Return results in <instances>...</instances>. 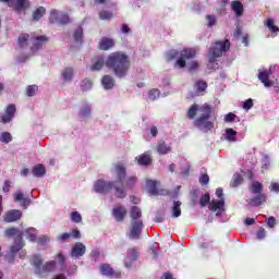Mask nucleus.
I'll use <instances>...</instances> for the list:
<instances>
[{
	"label": "nucleus",
	"mask_w": 279,
	"mask_h": 279,
	"mask_svg": "<svg viewBox=\"0 0 279 279\" xmlns=\"http://www.w3.org/2000/svg\"><path fill=\"white\" fill-rule=\"evenodd\" d=\"M113 173L118 178L114 183L98 180L94 184V191L96 193H110L113 190L116 197L123 199L125 195H128L125 193V187L123 186V180L125 179V167H123L121 163L116 165Z\"/></svg>",
	"instance_id": "nucleus-1"
},
{
	"label": "nucleus",
	"mask_w": 279,
	"mask_h": 279,
	"mask_svg": "<svg viewBox=\"0 0 279 279\" xmlns=\"http://www.w3.org/2000/svg\"><path fill=\"white\" fill-rule=\"evenodd\" d=\"M106 64L109 69H112L117 77H124L125 73H128V69H130V60L128 56L122 52L111 53Z\"/></svg>",
	"instance_id": "nucleus-2"
},
{
	"label": "nucleus",
	"mask_w": 279,
	"mask_h": 279,
	"mask_svg": "<svg viewBox=\"0 0 279 279\" xmlns=\"http://www.w3.org/2000/svg\"><path fill=\"white\" fill-rule=\"evenodd\" d=\"M19 234V236L15 239L14 244L10 247L9 253L5 255V258L8 263H14V256L17 252H21L23 250V233H20L16 229L11 228L5 230V236H14Z\"/></svg>",
	"instance_id": "nucleus-3"
},
{
	"label": "nucleus",
	"mask_w": 279,
	"mask_h": 279,
	"mask_svg": "<svg viewBox=\"0 0 279 279\" xmlns=\"http://www.w3.org/2000/svg\"><path fill=\"white\" fill-rule=\"evenodd\" d=\"M228 49H230V40L216 41L209 49V64H213L216 58H221Z\"/></svg>",
	"instance_id": "nucleus-4"
},
{
	"label": "nucleus",
	"mask_w": 279,
	"mask_h": 279,
	"mask_svg": "<svg viewBox=\"0 0 279 279\" xmlns=\"http://www.w3.org/2000/svg\"><path fill=\"white\" fill-rule=\"evenodd\" d=\"M197 54L195 48H185L181 51V57L177 60V66L179 69H184L186 66V60H191L194 56Z\"/></svg>",
	"instance_id": "nucleus-5"
},
{
	"label": "nucleus",
	"mask_w": 279,
	"mask_h": 279,
	"mask_svg": "<svg viewBox=\"0 0 279 279\" xmlns=\"http://www.w3.org/2000/svg\"><path fill=\"white\" fill-rule=\"evenodd\" d=\"M216 195L219 201H213L209 204V209L213 210L214 213H216V210H219V213H223V210H226L223 208V205L226 204V201H223V190L217 189Z\"/></svg>",
	"instance_id": "nucleus-6"
},
{
	"label": "nucleus",
	"mask_w": 279,
	"mask_h": 279,
	"mask_svg": "<svg viewBox=\"0 0 279 279\" xmlns=\"http://www.w3.org/2000/svg\"><path fill=\"white\" fill-rule=\"evenodd\" d=\"M141 232H143V220L132 221V227H131L129 238L138 239L141 236Z\"/></svg>",
	"instance_id": "nucleus-7"
},
{
	"label": "nucleus",
	"mask_w": 279,
	"mask_h": 279,
	"mask_svg": "<svg viewBox=\"0 0 279 279\" xmlns=\"http://www.w3.org/2000/svg\"><path fill=\"white\" fill-rule=\"evenodd\" d=\"M23 217V213L19 209H11L4 214L5 223H13L14 221H19Z\"/></svg>",
	"instance_id": "nucleus-8"
},
{
	"label": "nucleus",
	"mask_w": 279,
	"mask_h": 279,
	"mask_svg": "<svg viewBox=\"0 0 279 279\" xmlns=\"http://www.w3.org/2000/svg\"><path fill=\"white\" fill-rule=\"evenodd\" d=\"M16 112V106L9 105L7 107V111L4 114H0V121L1 123H10L12 119H14V113Z\"/></svg>",
	"instance_id": "nucleus-9"
},
{
	"label": "nucleus",
	"mask_w": 279,
	"mask_h": 279,
	"mask_svg": "<svg viewBox=\"0 0 279 279\" xmlns=\"http://www.w3.org/2000/svg\"><path fill=\"white\" fill-rule=\"evenodd\" d=\"M56 270V260H50L47 262L46 264H44L41 266V269H38V276H40V278L47 276L48 274H51V271Z\"/></svg>",
	"instance_id": "nucleus-10"
},
{
	"label": "nucleus",
	"mask_w": 279,
	"mask_h": 279,
	"mask_svg": "<svg viewBox=\"0 0 279 279\" xmlns=\"http://www.w3.org/2000/svg\"><path fill=\"white\" fill-rule=\"evenodd\" d=\"M196 128H199L202 132H209V130H213L215 128V123L204 120V118H197L195 121Z\"/></svg>",
	"instance_id": "nucleus-11"
},
{
	"label": "nucleus",
	"mask_w": 279,
	"mask_h": 279,
	"mask_svg": "<svg viewBox=\"0 0 279 279\" xmlns=\"http://www.w3.org/2000/svg\"><path fill=\"white\" fill-rule=\"evenodd\" d=\"M112 215L116 221H123V219H125V215H128V210L121 205H116L112 209Z\"/></svg>",
	"instance_id": "nucleus-12"
},
{
	"label": "nucleus",
	"mask_w": 279,
	"mask_h": 279,
	"mask_svg": "<svg viewBox=\"0 0 279 279\" xmlns=\"http://www.w3.org/2000/svg\"><path fill=\"white\" fill-rule=\"evenodd\" d=\"M138 258V251L136 248H130L124 259L125 267H132V263Z\"/></svg>",
	"instance_id": "nucleus-13"
},
{
	"label": "nucleus",
	"mask_w": 279,
	"mask_h": 279,
	"mask_svg": "<svg viewBox=\"0 0 279 279\" xmlns=\"http://www.w3.org/2000/svg\"><path fill=\"white\" fill-rule=\"evenodd\" d=\"M32 51H38L43 47L44 43H47V36H36L31 38Z\"/></svg>",
	"instance_id": "nucleus-14"
},
{
	"label": "nucleus",
	"mask_w": 279,
	"mask_h": 279,
	"mask_svg": "<svg viewBox=\"0 0 279 279\" xmlns=\"http://www.w3.org/2000/svg\"><path fill=\"white\" fill-rule=\"evenodd\" d=\"M56 21H59V23L66 24L69 23V15L62 14L58 15V11L52 10L50 13V22L56 23Z\"/></svg>",
	"instance_id": "nucleus-15"
},
{
	"label": "nucleus",
	"mask_w": 279,
	"mask_h": 279,
	"mask_svg": "<svg viewBox=\"0 0 279 279\" xmlns=\"http://www.w3.org/2000/svg\"><path fill=\"white\" fill-rule=\"evenodd\" d=\"M31 264L35 268V274L38 276V269H43V257L38 254L32 255Z\"/></svg>",
	"instance_id": "nucleus-16"
},
{
	"label": "nucleus",
	"mask_w": 279,
	"mask_h": 279,
	"mask_svg": "<svg viewBox=\"0 0 279 279\" xmlns=\"http://www.w3.org/2000/svg\"><path fill=\"white\" fill-rule=\"evenodd\" d=\"M156 181L147 180L146 181V189L149 195H163L162 191H158V186L156 185Z\"/></svg>",
	"instance_id": "nucleus-17"
},
{
	"label": "nucleus",
	"mask_w": 279,
	"mask_h": 279,
	"mask_svg": "<svg viewBox=\"0 0 279 279\" xmlns=\"http://www.w3.org/2000/svg\"><path fill=\"white\" fill-rule=\"evenodd\" d=\"M86 254V246L83 243H76L72 248V256L80 258V256H84Z\"/></svg>",
	"instance_id": "nucleus-18"
},
{
	"label": "nucleus",
	"mask_w": 279,
	"mask_h": 279,
	"mask_svg": "<svg viewBox=\"0 0 279 279\" xmlns=\"http://www.w3.org/2000/svg\"><path fill=\"white\" fill-rule=\"evenodd\" d=\"M258 80L266 86V88L274 86V82L269 81V71L259 72Z\"/></svg>",
	"instance_id": "nucleus-19"
},
{
	"label": "nucleus",
	"mask_w": 279,
	"mask_h": 279,
	"mask_svg": "<svg viewBox=\"0 0 279 279\" xmlns=\"http://www.w3.org/2000/svg\"><path fill=\"white\" fill-rule=\"evenodd\" d=\"M211 109L210 106L208 105H203L202 107L198 108V119H204V120H208L210 119V113H211Z\"/></svg>",
	"instance_id": "nucleus-20"
},
{
	"label": "nucleus",
	"mask_w": 279,
	"mask_h": 279,
	"mask_svg": "<svg viewBox=\"0 0 279 279\" xmlns=\"http://www.w3.org/2000/svg\"><path fill=\"white\" fill-rule=\"evenodd\" d=\"M114 47V40L108 37H104L99 43V49L102 51H108V49H112Z\"/></svg>",
	"instance_id": "nucleus-21"
},
{
	"label": "nucleus",
	"mask_w": 279,
	"mask_h": 279,
	"mask_svg": "<svg viewBox=\"0 0 279 279\" xmlns=\"http://www.w3.org/2000/svg\"><path fill=\"white\" fill-rule=\"evenodd\" d=\"M100 271L102 276H114L116 278H119V276H121V274L116 272L112 267H110V265L108 264H104L100 266Z\"/></svg>",
	"instance_id": "nucleus-22"
},
{
	"label": "nucleus",
	"mask_w": 279,
	"mask_h": 279,
	"mask_svg": "<svg viewBox=\"0 0 279 279\" xmlns=\"http://www.w3.org/2000/svg\"><path fill=\"white\" fill-rule=\"evenodd\" d=\"M267 202V195L265 194H256L253 198H251V206H260Z\"/></svg>",
	"instance_id": "nucleus-23"
},
{
	"label": "nucleus",
	"mask_w": 279,
	"mask_h": 279,
	"mask_svg": "<svg viewBox=\"0 0 279 279\" xmlns=\"http://www.w3.org/2000/svg\"><path fill=\"white\" fill-rule=\"evenodd\" d=\"M248 191L253 195H260L263 194V183L255 181L248 186Z\"/></svg>",
	"instance_id": "nucleus-24"
},
{
	"label": "nucleus",
	"mask_w": 279,
	"mask_h": 279,
	"mask_svg": "<svg viewBox=\"0 0 279 279\" xmlns=\"http://www.w3.org/2000/svg\"><path fill=\"white\" fill-rule=\"evenodd\" d=\"M14 201L15 202H22V206L27 208L29 206V199L25 197V194L23 192L17 191L13 194Z\"/></svg>",
	"instance_id": "nucleus-25"
},
{
	"label": "nucleus",
	"mask_w": 279,
	"mask_h": 279,
	"mask_svg": "<svg viewBox=\"0 0 279 279\" xmlns=\"http://www.w3.org/2000/svg\"><path fill=\"white\" fill-rule=\"evenodd\" d=\"M24 234L26 235V239H28V241H33V242L38 241L36 228L31 227L26 229L24 231Z\"/></svg>",
	"instance_id": "nucleus-26"
},
{
	"label": "nucleus",
	"mask_w": 279,
	"mask_h": 279,
	"mask_svg": "<svg viewBox=\"0 0 279 279\" xmlns=\"http://www.w3.org/2000/svg\"><path fill=\"white\" fill-rule=\"evenodd\" d=\"M45 173H47V170L43 163H38L33 168V175H35V178H43Z\"/></svg>",
	"instance_id": "nucleus-27"
},
{
	"label": "nucleus",
	"mask_w": 279,
	"mask_h": 279,
	"mask_svg": "<svg viewBox=\"0 0 279 279\" xmlns=\"http://www.w3.org/2000/svg\"><path fill=\"white\" fill-rule=\"evenodd\" d=\"M231 8L238 16H243V3L234 1L232 2Z\"/></svg>",
	"instance_id": "nucleus-28"
},
{
	"label": "nucleus",
	"mask_w": 279,
	"mask_h": 279,
	"mask_svg": "<svg viewBox=\"0 0 279 279\" xmlns=\"http://www.w3.org/2000/svg\"><path fill=\"white\" fill-rule=\"evenodd\" d=\"M137 162L142 166L151 165V156L149 154H143L137 158Z\"/></svg>",
	"instance_id": "nucleus-29"
},
{
	"label": "nucleus",
	"mask_w": 279,
	"mask_h": 279,
	"mask_svg": "<svg viewBox=\"0 0 279 279\" xmlns=\"http://www.w3.org/2000/svg\"><path fill=\"white\" fill-rule=\"evenodd\" d=\"M141 208L134 206L131 208V219L132 221H141L142 217Z\"/></svg>",
	"instance_id": "nucleus-30"
},
{
	"label": "nucleus",
	"mask_w": 279,
	"mask_h": 279,
	"mask_svg": "<svg viewBox=\"0 0 279 279\" xmlns=\"http://www.w3.org/2000/svg\"><path fill=\"white\" fill-rule=\"evenodd\" d=\"M102 86L108 90L114 86V78L110 75H106L102 77Z\"/></svg>",
	"instance_id": "nucleus-31"
},
{
	"label": "nucleus",
	"mask_w": 279,
	"mask_h": 279,
	"mask_svg": "<svg viewBox=\"0 0 279 279\" xmlns=\"http://www.w3.org/2000/svg\"><path fill=\"white\" fill-rule=\"evenodd\" d=\"M157 151L161 155L169 154L171 151V147L167 146L165 142H159L157 145Z\"/></svg>",
	"instance_id": "nucleus-32"
},
{
	"label": "nucleus",
	"mask_w": 279,
	"mask_h": 279,
	"mask_svg": "<svg viewBox=\"0 0 279 279\" xmlns=\"http://www.w3.org/2000/svg\"><path fill=\"white\" fill-rule=\"evenodd\" d=\"M29 43V35L28 34H21L19 39H17V44H19V47H27Z\"/></svg>",
	"instance_id": "nucleus-33"
},
{
	"label": "nucleus",
	"mask_w": 279,
	"mask_h": 279,
	"mask_svg": "<svg viewBox=\"0 0 279 279\" xmlns=\"http://www.w3.org/2000/svg\"><path fill=\"white\" fill-rule=\"evenodd\" d=\"M104 68V57H99L90 66V71H100Z\"/></svg>",
	"instance_id": "nucleus-34"
},
{
	"label": "nucleus",
	"mask_w": 279,
	"mask_h": 279,
	"mask_svg": "<svg viewBox=\"0 0 279 279\" xmlns=\"http://www.w3.org/2000/svg\"><path fill=\"white\" fill-rule=\"evenodd\" d=\"M226 138H227V141L234 143L236 141V131H234V129H227L226 130Z\"/></svg>",
	"instance_id": "nucleus-35"
},
{
	"label": "nucleus",
	"mask_w": 279,
	"mask_h": 279,
	"mask_svg": "<svg viewBox=\"0 0 279 279\" xmlns=\"http://www.w3.org/2000/svg\"><path fill=\"white\" fill-rule=\"evenodd\" d=\"M27 5H28L27 0H16L14 4V10H16L17 12H21L22 10H25Z\"/></svg>",
	"instance_id": "nucleus-36"
},
{
	"label": "nucleus",
	"mask_w": 279,
	"mask_h": 279,
	"mask_svg": "<svg viewBox=\"0 0 279 279\" xmlns=\"http://www.w3.org/2000/svg\"><path fill=\"white\" fill-rule=\"evenodd\" d=\"M62 77H63L64 82H71V80H73V69L72 68H66L62 72Z\"/></svg>",
	"instance_id": "nucleus-37"
},
{
	"label": "nucleus",
	"mask_w": 279,
	"mask_h": 279,
	"mask_svg": "<svg viewBox=\"0 0 279 279\" xmlns=\"http://www.w3.org/2000/svg\"><path fill=\"white\" fill-rule=\"evenodd\" d=\"M266 25L268 27V29L272 33V34H278L279 28L278 26H276V22H274L272 19H268L266 22Z\"/></svg>",
	"instance_id": "nucleus-38"
},
{
	"label": "nucleus",
	"mask_w": 279,
	"mask_h": 279,
	"mask_svg": "<svg viewBox=\"0 0 279 279\" xmlns=\"http://www.w3.org/2000/svg\"><path fill=\"white\" fill-rule=\"evenodd\" d=\"M240 184H243V177L241 174H239V173H235L233 175V180L231 182V186H233V189H234V187L239 186Z\"/></svg>",
	"instance_id": "nucleus-39"
},
{
	"label": "nucleus",
	"mask_w": 279,
	"mask_h": 279,
	"mask_svg": "<svg viewBox=\"0 0 279 279\" xmlns=\"http://www.w3.org/2000/svg\"><path fill=\"white\" fill-rule=\"evenodd\" d=\"M180 206H182V203L174 202V206L172 208V217H180L182 215V210L180 209Z\"/></svg>",
	"instance_id": "nucleus-40"
},
{
	"label": "nucleus",
	"mask_w": 279,
	"mask_h": 279,
	"mask_svg": "<svg viewBox=\"0 0 279 279\" xmlns=\"http://www.w3.org/2000/svg\"><path fill=\"white\" fill-rule=\"evenodd\" d=\"M45 12H46L45 8H43V7L38 8L33 14L34 21H40V19H43V15L45 14Z\"/></svg>",
	"instance_id": "nucleus-41"
},
{
	"label": "nucleus",
	"mask_w": 279,
	"mask_h": 279,
	"mask_svg": "<svg viewBox=\"0 0 279 279\" xmlns=\"http://www.w3.org/2000/svg\"><path fill=\"white\" fill-rule=\"evenodd\" d=\"M197 112H199V107L197 105H193L187 111L189 119H195V114H197Z\"/></svg>",
	"instance_id": "nucleus-42"
},
{
	"label": "nucleus",
	"mask_w": 279,
	"mask_h": 279,
	"mask_svg": "<svg viewBox=\"0 0 279 279\" xmlns=\"http://www.w3.org/2000/svg\"><path fill=\"white\" fill-rule=\"evenodd\" d=\"M1 143H12V134L8 132H3L0 135Z\"/></svg>",
	"instance_id": "nucleus-43"
},
{
	"label": "nucleus",
	"mask_w": 279,
	"mask_h": 279,
	"mask_svg": "<svg viewBox=\"0 0 279 279\" xmlns=\"http://www.w3.org/2000/svg\"><path fill=\"white\" fill-rule=\"evenodd\" d=\"M37 92H38V86H36V85H29L26 88V95L28 97H34V95H36Z\"/></svg>",
	"instance_id": "nucleus-44"
},
{
	"label": "nucleus",
	"mask_w": 279,
	"mask_h": 279,
	"mask_svg": "<svg viewBox=\"0 0 279 279\" xmlns=\"http://www.w3.org/2000/svg\"><path fill=\"white\" fill-rule=\"evenodd\" d=\"M82 90H90L93 88V82L90 80H84L81 84Z\"/></svg>",
	"instance_id": "nucleus-45"
},
{
	"label": "nucleus",
	"mask_w": 279,
	"mask_h": 279,
	"mask_svg": "<svg viewBox=\"0 0 279 279\" xmlns=\"http://www.w3.org/2000/svg\"><path fill=\"white\" fill-rule=\"evenodd\" d=\"M160 97V92L158 89H151L148 93V99H150L151 101H154L155 99H158Z\"/></svg>",
	"instance_id": "nucleus-46"
},
{
	"label": "nucleus",
	"mask_w": 279,
	"mask_h": 279,
	"mask_svg": "<svg viewBox=\"0 0 279 279\" xmlns=\"http://www.w3.org/2000/svg\"><path fill=\"white\" fill-rule=\"evenodd\" d=\"M71 219L74 223H82V215H80L77 211H73L71 214Z\"/></svg>",
	"instance_id": "nucleus-47"
},
{
	"label": "nucleus",
	"mask_w": 279,
	"mask_h": 279,
	"mask_svg": "<svg viewBox=\"0 0 279 279\" xmlns=\"http://www.w3.org/2000/svg\"><path fill=\"white\" fill-rule=\"evenodd\" d=\"M196 88H197V93H204V90L208 88V85L206 84V82L201 81L196 83Z\"/></svg>",
	"instance_id": "nucleus-48"
},
{
	"label": "nucleus",
	"mask_w": 279,
	"mask_h": 279,
	"mask_svg": "<svg viewBox=\"0 0 279 279\" xmlns=\"http://www.w3.org/2000/svg\"><path fill=\"white\" fill-rule=\"evenodd\" d=\"M136 184V177H129L125 181L126 189H132Z\"/></svg>",
	"instance_id": "nucleus-49"
},
{
	"label": "nucleus",
	"mask_w": 279,
	"mask_h": 279,
	"mask_svg": "<svg viewBox=\"0 0 279 279\" xmlns=\"http://www.w3.org/2000/svg\"><path fill=\"white\" fill-rule=\"evenodd\" d=\"M210 203V194H205L201 197L199 204L201 206H206Z\"/></svg>",
	"instance_id": "nucleus-50"
},
{
	"label": "nucleus",
	"mask_w": 279,
	"mask_h": 279,
	"mask_svg": "<svg viewBox=\"0 0 279 279\" xmlns=\"http://www.w3.org/2000/svg\"><path fill=\"white\" fill-rule=\"evenodd\" d=\"M101 21H110V19H112V13L108 12V11H102L99 14Z\"/></svg>",
	"instance_id": "nucleus-51"
},
{
	"label": "nucleus",
	"mask_w": 279,
	"mask_h": 279,
	"mask_svg": "<svg viewBox=\"0 0 279 279\" xmlns=\"http://www.w3.org/2000/svg\"><path fill=\"white\" fill-rule=\"evenodd\" d=\"M251 108H254V100H252V98H248L246 101L243 102V109L251 110Z\"/></svg>",
	"instance_id": "nucleus-52"
},
{
	"label": "nucleus",
	"mask_w": 279,
	"mask_h": 279,
	"mask_svg": "<svg viewBox=\"0 0 279 279\" xmlns=\"http://www.w3.org/2000/svg\"><path fill=\"white\" fill-rule=\"evenodd\" d=\"M206 21L208 23V27H213V25L217 23V17L215 15H207Z\"/></svg>",
	"instance_id": "nucleus-53"
},
{
	"label": "nucleus",
	"mask_w": 279,
	"mask_h": 279,
	"mask_svg": "<svg viewBox=\"0 0 279 279\" xmlns=\"http://www.w3.org/2000/svg\"><path fill=\"white\" fill-rule=\"evenodd\" d=\"M84 34V31L82 29V27H78L75 33H74V38L76 41L82 40V36Z\"/></svg>",
	"instance_id": "nucleus-54"
},
{
	"label": "nucleus",
	"mask_w": 279,
	"mask_h": 279,
	"mask_svg": "<svg viewBox=\"0 0 279 279\" xmlns=\"http://www.w3.org/2000/svg\"><path fill=\"white\" fill-rule=\"evenodd\" d=\"M234 119H236V114H234L232 112L225 116L226 123H232V121H234Z\"/></svg>",
	"instance_id": "nucleus-55"
},
{
	"label": "nucleus",
	"mask_w": 279,
	"mask_h": 279,
	"mask_svg": "<svg viewBox=\"0 0 279 279\" xmlns=\"http://www.w3.org/2000/svg\"><path fill=\"white\" fill-rule=\"evenodd\" d=\"M69 239H71V233H63L58 235V241H60L61 243H64V241H69Z\"/></svg>",
	"instance_id": "nucleus-56"
},
{
	"label": "nucleus",
	"mask_w": 279,
	"mask_h": 279,
	"mask_svg": "<svg viewBox=\"0 0 279 279\" xmlns=\"http://www.w3.org/2000/svg\"><path fill=\"white\" fill-rule=\"evenodd\" d=\"M208 182H210V178L208 177V174H202L199 178V183L206 185L208 184Z\"/></svg>",
	"instance_id": "nucleus-57"
},
{
	"label": "nucleus",
	"mask_w": 279,
	"mask_h": 279,
	"mask_svg": "<svg viewBox=\"0 0 279 279\" xmlns=\"http://www.w3.org/2000/svg\"><path fill=\"white\" fill-rule=\"evenodd\" d=\"M37 242L40 244V245H45L46 243H49V236L47 235H41L37 239Z\"/></svg>",
	"instance_id": "nucleus-58"
},
{
	"label": "nucleus",
	"mask_w": 279,
	"mask_h": 279,
	"mask_svg": "<svg viewBox=\"0 0 279 279\" xmlns=\"http://www.w3.org/2000/svg\"><path fill=\"white\" fill-rule=\"evenodd\" d=\"M187 66H189L190 71H195V70L199 69V63H197V61H192V62L187 63Z\"/></svg>",
	"instance_id": "nucleus-59"
},
{
	"label": "nucleus",
	"mask_w": 279,
	"mask_h": 279,
	"mask_svg": "<svg viewBox=\"0 0 279 279\" xmlns=\"http://www.w3.org/2000/svg\"><path fill=\"white\" fill-rule=\"evenodd\" d=\"M270 191H272L274 193H279V181L270 183Z\"/></svg>",
	"instance_id": "nucleus-60"
},
{
	"label": "nucleus",
	"mask_w": 279,
	"mask_h": 279,
	"mask_svg": "<svg viewBox=\"0 0 279 279\" xmlns=\"http://www.w3.org/2000/svg\"><path fill=\"white\" fill-rule=\"evenodd\" d=\"M71 236H73V239H81L82 238V233H80V230L74 229L72 230V233H70Z\"/></svg>",
	"instance_id": "nucleus-61"
},
{
	"label": "nucleus",
	"mask_w": 279,
	"mask_h": 279,
	"mask_svg": "<svg viewBox=\"0 0 279 279\" xmlns=\"http://www.w3.org/2000/svg\"><path fill=\"white\" fill-rule=\"evenodd\" d=\"M81 114L82 117H86L88 114H90V107L86 106L81 110Z\"/></svg>",
	"instance_id": "nucleus-62"
},
{
	"label": "nucleus",
	"mask_w": 279,
	"mask_h": 279,
	"mask_svg": "<svg viewBox=\"0 0 279 279\" xmlns=\"http://www.w3.org/2000/svg\"><path fill=\"white\" fill-rule=\"evenodd\" d=\"M265 236H266L265 229H259L257 231V239L263 240V239H265Z\"/></svg>",
	"instance_id": "nucleus-63"
},
{
	"label": "nucleus",
	"mask_w": 279,
	"mask_h": 279,
	"mask_svg": "<svg viewBox=\"0 0 279 279\" xmlns=\"http://www.w3.org/2000/svg\"><path fill=\"white\" fill-rule=\"evenodd\" d=\"M267 223H268L269 228H274V226H276V218L269 217Z\"/></svg>",
	"instance_id": "nucleus-64"
}]
</instances>
